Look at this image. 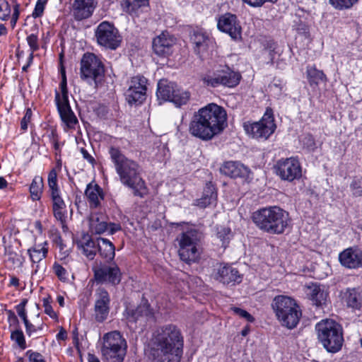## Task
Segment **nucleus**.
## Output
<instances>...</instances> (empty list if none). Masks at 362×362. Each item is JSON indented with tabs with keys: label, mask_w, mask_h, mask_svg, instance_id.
Listing matches in <instances>:
<instances>
[{
	"label": "nucleus",
	"mask_w": 362,
	"mask_h": 362,
	"mask_svg": "<svg viewBox=\"0 0 362 362\" xmlns=\"http://www.w3.org/2000/svg\"><path fill=\"white\" fill-rule=\"evenodd\" d=\"M350 187L354 197H362V181L361 180H354Z\"/></svg>",
	"instance_id": "obj_49"
},
{
	"label": "nucleus",
	"mask_w": 362,
	"mask_h": 362,
	"mask_svg": "<svg viewBox=\"0 0 362 362\" xmlns=\"http://www.w3.org/2000/svg\"><path fill=\"white\" fill-rule=\"evenodd\" d=\"M343 298L347 307L353 310H361L362 293L356 288L346 289Z\"/></svg>",
	"instance_id": "obj_30"
},
{
	"label": "nucleus",
	"mask_w": 362,
	"mask_h": 362,
	"mask_svg": "<svg viewBox=\"0 0 362 362\" xmlns=\"http://www.w3.org/2000/svg\"><path fill=\"white\" fill-rule=\"evenodd\" d=\"M11 339L22 350L26 349V342L23 332L21 329H16L11 332Z\"/></svg>",
	"instance_id": "obj_42"
},
{
	"label": "nucleus",
	"mask_w": 362,
	"mask_h": 362,
	"mask_svg": "<svg viewBox=\"0 0 362 362\" xmlns=\"http://www.w3.org/2000/svg\"><path fill=\"white\" fill-rule=\"evenodd\" d=\"M8 260L14 266L21 267L23 264V258L16 253L11 252L8 254Z\"/></svg>",
	"instance_id": "obj_55"
},
{
	"label": "nucleus",
	"mask_w": 362,
	"mask_h": 362,
	"mask_svg": "<svg viewBox=\"0 0 362 362\" xmlns=\"http://www.w3.org/2000/svg\"><path fill=\"white\" fill-rule=\"evenodd\" d=\"M147 80L142 76L132 78L125 95L129 104L142 103L146 99Z\"/></svg>",
	"instance_id": "obj_17"
},
{
	"label": "nucleus",
	"mask_w": 362,
	"mask_h": 362,
	"mask_svg": "<svg viewBox=\"0 0 362 362\" xmlns=\"http://www.w3.org/2000/svg\"><path fill=\"white\" fill-rule=\"evenodd\" d=\"M148 5L149 0H122L121 1L122 11L131 16H138Z\"/></svg>",
	"instance_id": "obj_27"
},
{
	"label": "nucleus",
	"mask_w": 362,
	"mask_h": 362,
	"mask_svg": "<svg viewBox=\"0 0 362 362\" xmlns=\"http://www.w3.org/2000/svg\"><path fill=\"white\" fill-rule=\"evenodd\" d=\"M48 253V243L44 241L41 243H35L28 250V254L33 263V272L37 273L40 269L42 261Z\"/></svg>",
	"instance_id": "obj_23"
},
{
	"label": "nucleus",
	"mask_w": 362,
	"mask_h": 362,
	"mask_svg": "<svg viewBox=\"0 0 362 362\" xmlns=\"http://www.w3.org/2000/svg\"><path fill=\"white\" fill-rule=\"evenodd\" d=\"M96 300L95 303V319L103 322L107 319L110 310V296L106 290L100 288L96 291Z\"/></svg>",
	"instance_id": "obj_20"
},
{
	"label": "nucleus",
	"mask_w": 362,
	"mask_h": 362,
	"mask_svg": "<svg viewBox=\"0 0 362 362\" xmlns=\"http://www.w3.org/2000/svg\"><path fill=\"white\" fill-rule=\"evenodd\" d=\"M322 288L317 284L311 283L305 286L304 291L310 300Z\"/></svg>",
	"instance_id": "obj_47"
},
{
	"label": "nucleus",
	"mask_w": 362,
	"mask_h": 362,
	"mask_svg": "<svg viewBox=\"0 0 362 362\" xmlns=\"http://www.w3.org/2000/svg\"><path fill=\"white\" fill-rule=\"evenodd\" d=\"M327 296V293L323 289H321L320 291L317 292L310 300H312L315 305L318 306L325 303Z\"/></svg>",
	"instance_id": "obj_46"
},
{
	"label": "nucleus",
	"mask_w": 362,
	"mask_h": 362,
	"mask_svg": "<svg viewBox=\"0 0 362 362\" xmlns=\"http://www.w3.org/2000/svg\"><path fill=\"white\" fill-rule=\"evenodd\" d=\"M227 125L225 109L210 103L194 112L189 126V133L203 141H209L219 134Z\"/></svg>",
	"instance_id": "obj_2"
},
{
	"label": "nucleus",
	"mask_w": 362,
	"mask_h": 362,
	"mask_svg": "<svg viewBox=\"0 0 362 362\" xmlns=\"http://www.w3.org/2000/svg\"><path fill=\"white\" fill-rule=\"evenodd\" d=\"M88 362H100V360L94 355H89L88 358Z\"/></svg>",
	"instance_id": "obj_64"
},
{
	"label": "nucleus",
	"mask_w": 362,
	"mask_h": 362,
	"mask_svg": "<svg viewBox=\"0 0 362 362\" xmlns=\"http://www.w3.org/2000/svg\"><path fill=\"white\" fill-rule=\"evenodd\" d=\"M109 154L121 183L132 189L135 196L144 197L147 194V188L141 176V168L139 164L126 157L115 147L110 148Z\"/></svg>",
	"instance_id": "obj_3"
},
{
	"label": "nucleus",
	"mask_w": 362,
	"mask_h": 362,
	"mask_svg": "<svg viewBox=\"0 0 362 362\" xmlns=\"http://www.w3.org/2000/svg\"><path fill=\"white\" fill-rule=\"evenodd\" d=\"M177 240L180 247L178 252L180 259L187 263L195 262L200 255V233L197 229L190 228L182 232Z\"/></svg>",
	"instance_id": "obj_9"
},
{
	"label": "nucleus",
	"mask_w": 362,
	"mask_h": 362,
	"mask_svg": "<svg viewBox=\"0 0 362 362\" xmlns=\"http://www.w3.org/2000/svg\"><path fill=\"white\" fill-rule=\"evenodd\" d=\"M10 283L14 286H18L19 285V280L16 277H12L10 280Z\"/></svg>",
	"instance_id": "obj_63"
},
{
	"label": "nucleus",
	"mask_w": 362,
	"mask_h": 362,
	"mask_svg": "<svg viewBox=\"0 0 362 362\" xmlns=\"http://www.w3.org/2000/svg\"><path fill=\"white\" fill-rule=\"evenodd\" d=\"M251 218L257 228L272 235L283 234L291 224L289 213L277 206L262 207Z\"/></svg>",
	"instance_id": "obj_4"
},
{
	"label": "nucleus",
	"mask_w": 362,
	"mask_h": 362,
	"mask_svg": "<svg viewBox=\"0 0 362 362\" xmlns=\"http://www.w3.org/2000/svg\"><path fill=\"white\" fill-rule=\"evenodd\" d=\"M85 196L87 198L90 208H98L100 206L104 199V194L102 188L97 184L89 183L85 191Z\"/></svg>",
	"instance_id": "obj_26"
},
{
	"label": "nucleus",
	"mask_w": 362,
	"mask_h": 362,
	"mask_svg": "<svg viewBox=\"0 0 362 362\" xmlns=\"http://www.w3.org/2000/svg\"><path fill=\"white\" fill-rule=\"evenodd\" d=\"M231 231L229 228L225 226L217 227L216 237L220 240L223 247H226L231 238Z\"/></svg>",
	"instance_id": "obj_39"
},
{
	"label": "nucleus",
	"mask_w": 362,
	"mask_h": 362,
	"mask_svg": "<svg viewBox=\"0 0 362 362\" xmlns=\"http://www.w3.org/2000/svg\"><path fill=\"white\" fill-rule=\"evenodd\" d=\"M277 174L284 180H298L302 176V168L297 158L291 157L279 160L276 164Z\"/></svg>",
	"instance_id": "obj_14"
},
{
	"label": "nucleus",
	"mask_w": 362,
	"mask_h": 362,
	"mask_svg": "<svg viewBox=\"0 0 362 362\" xmlns=\"http://www.w3.org/2000/svg\"><path fill=\"white\" fill-rule=\"evenodd\" d=\"M61 93L55 90L54 101L62 122L69 129H74L78 119L69 105L66 78L63 75L60 83Z\"/></svg>",
	"instance_id": "obj_11"
},
{
	"label": "nucleus",
	"mask_w": 362,
	"mask_h": 362,
	"mask_svg": "<svg viewBox=\"0 0 362 362\" xmlns=\"http://www.w3.org/2000/svg\"><path fill=\"white\" fill-rule=\"evenodd\" d=\"M127 349V341L119 332L112 331L104 334L101 353L106 361L122 362Z\"/></svg>",
	"instance_id": "obj_8"
},
{
	"label": "nucleus",
	"mask_w": 362,
	"mask_h": 362,
	"mask_svg": "<svg viewBox=\"0 0 362 362\" xmlns=\"http://www.w3.org/2000/svg\"><path fill=\"white\" fill-rule=\"evenodd\" d=\"M48 185L52 201V211L54 217L63 223L66 218V204L61 197L60 191L57 185V174L52 169L48 175Z\"/></svg>",
	"instance_id": "obj_13"
},
{
	"label": "nucleus",
	"mask_w": 362,
	"mask_h": 362,
	"mask_svg": "<svg viewBox=\"0 0 362 362\" xmlns=\"http://www.w3.org/2000/svg\"><path fill=\"white\" fill-rule=\"evenodd\" d=\"M43 188L42 178L40 176H35L30 186V197L33 201L40 199Z\"/></svg>",
	"instance_id": "obj_36"
},
{
	"label": "nucleus",
	"mask_w": 362,
	"mask_h": 362,
	"mask_svg": "<svg viewBox=\"0 0 362 362\" xmlns=\"http://www.w3.org/2000/svg\"><path fill=\"white\" fill-rule=\"evenodd\" d=\"M34 226H35V229L38 231L39 233H40V234L42 233V231H43L42 226L40 221H35Z\"/></svg>",
	"instance_id": "obj_60"
},
{
	"label": "nucleus",
	"mask_w": 362,
	"mask_h": 362,
	"mask_svg": "<svg viewBox=\"0 0 362 362\" xmlns=\"http://www.w3.org/2000/svg\"><path fill=\"white\" fill-rule=\"evenodd\" d=\"M211 275L214 279L226 285L239 284L243 280V276L238 269L227 263H217Z\"/></svg>",
	"instance_id": "obj_16"
},
{
	"label": "nucleus",
	"mask_w": 362,
	"mask_h": 362,
	"mask_svg": "<svg viewBox=\"0 0 362 362\" xmlns=\"http://www.w3.org/2000/svg\"><path fill=\"white\" fill-rule=\"evenodd\" d=\"M307 77L310 86L318 85L320 83L325 82L327 77L324 72L317 69L315 66H308L306 70Z\"/></svg>",
	"instance_id": "obj_35"
},
{
	"label": "nucleus",
	"mask_w": 362,
	"mask_h": 362,
	"mask_svg": "<svg viewBox=\"0 0 362 362\" xmlns=\"http://www.w3.org/2000/svg\"><path fill=\"white\" fill-rule=\"evenodd\" d=\"M122 273L117 265L103 266L95 270V278L98 281H107L113 285L121 281Z\"/></svg>",
	"instance_id": "obj_21"
},
{
	"label": "nucleus",
	"mask_w": 362,
	"mask_h": 362,
	"mask_svg": "<svg viewBox=\"0 0 362 362\" xmlns=\"http://www.w3.org/2000/svg\"><path fill=\"white\" fill-rule=\"evenodd\" d=\"M190 98V93L188 91L180 89L176 87L170 102L173 103L177 107L185 105Z\"/></svg>",
	"instance_id": "obj_37"
},
{
	"label": "nucleus",
	"mask_w": 362,
	"mask_h": 362,
	"mask_svg": "<svg viewBox=\"0 0 362 362\" xmlns=\"http://www.w3.org/2000/svg\"><path fill=\"white\" fill-rule=\"evenodd\" d=\"M339 259L346 268H358L362 266V251L357 248H347L339 254Z\"/></svg>",
	"instance_id": "obj_22"
},
{
	"label": "nucleus",
	"mask_w": 362,
	"mask_h": 362,
	"mask_svg": "<svg viewBox=\"0 0 362 362\" xmlns=\"http://www.w3.org/2000/svg\"><path fill=\"white\" fill-rule=\"evenodd\" d=\"M317 339L329 352L339 351L343 344V331L341 325L331 319L322 320L315 325Z\"/></svg>",
	"instance_id": "obj_5"
},
{
	"label": "nucleus",
	"mask_w": 362,
	"mask_h": 362,
	"mask_svg": "<svg viewBox=\"0 0 362 362\" xmlns=\"http://www.w3.org/2000/svg\"><path fill=\"white\" fill-rule=\"evenodd\" d=\"M95 0H74L72 13L75 19L81 21L89 18L95 8Z\"/></svg>",
	"instance_id": "obj_24"
},
{
	"label": "nucleus",
	"mask_w": 362,
	"mask_h": 362,
	"mask_svg": "<svg viewBox=\"0 0 362 362\" xmlns=\"http://www.w3.org/2000/svg\"><path fill=\"white\" fill-rule=\"evenodd\" d=\"M152 317V312L148 304L144 303L139 305L135 310L129 312L128 319L129 321L136 322L143 318Z\"/></svg>",
	"instance_id": "obj_34"
},
{
	"label": "nucleus",
	"mask_w": 362,
	"mask_h": 362,
	"mask_svg": "<svg viewBox=\"0 0 362 362\" xmlns=\"http://www.w3.org/2000/svg\"><path fill=\"white\" fill-rule=\"evenodd\" d=\"M13 12L11 16L10 24L12 28H14L20 16L21 6L16 1H13Z\"/></svg>",
	"instance_id": "obj_51"
},
{
	"label": "nucleus",
	"mask_w": 362,
	"mask_h": 362,
	"mask_svg": "<svg viewBox=\"0 0 362 362\" xmlns=\"http://www.w3.org/2000/svg\"><path fill=\"white\" fill-rule=\"evenodd\" d=\"M202 80L204 85L210 87H217L221 86L220 81V74L219 70H217L214 72H209L204 74Z\"/></svg>",
	"instance_id": "obj_38"
},
{
	"label": "nucleus",
	"mask_w": 362,
	"mask_h": 362,
	"mask_svg": "<svg viewBox=\"0 0 362 362\" xmlns=\"http://www.w3.org/2000/svg\"><path fill=\"white\" fill-rule=\"evenodd\" d=\"M11 15V7L6 0H0V19L6 21Z\"/></svg>",
	"instance_id": "obj_44"
},
{
	"label": "nucleus",
	"mask_w": 362,
	"mask_h": 362,
	"mask_svg": "<svg viewBox=\"0 0 362 362\" xmlns=\"http://www.w3.org/2000/svg\"><path fill=\"white\" fill-rule=\"evenodd\" d=\"M90 230L93 234L107 233L113 235L122 228L119 223L108 222V217L102 213H93L89 218Z\"/></svg>",
	"instance_id": "obj_15"
},
{
	"label": "nucleus",
	"mask_w": 362,
	"mask_h": 362,
	"mask_svg": "<svg viewBox=\"0 0 362 362\" xmlns=\"http://www.w3.org/2000/svg\"><path fill=\"white\" fill-rule=\"evenodd\" d=\"M26 356L28 357L30 362H45L43 356L40 353L28 350L26 352Z\"/></svg>",
	"instance_id": "obj_53"
},
{
	"label": "nucleus",
	"mask_w": 362,
	"mask_h": 362,
	"mask_svg": "<svg viewBox=\"0 0 362 362\" xmlns=\"http://www.w3.org/2000/svg\"><path fill=\"white\" fill-rule=\"evenodd\" d=\"M176 87L177 85L174 83L160 81L156 92L158 98L165 101H170Z\"/></svg>",
	"instance_id": "obj_33"
},
{
	"label": "nucleus",
	"mask_w": 362,
	"mask_h": 362,
	"mask_svg": "<svg viewBox=\"0 0 362 362\" xmlns=\"http://www.w3.org/2000/svg\"><path fill=\"white\" fill-rule=\"evenodd\" d=\"M217 27L219 30L228 34L234 40L242 38V28L235 15L227 13L218 18Z\"/></svg>",
	"instance_id": "obj_18"
},
{
	"label": "nucleus",
	"mask_w": 362,
	"mask_h": 362,
	"mask_svg": "<svg viewBox=\"0 0 362 362\" xmlns=\"http://www.w3.org/2000/svg\"><path fill=\"white\" fill-rule=\"evenodd\" d=\"M43 307L45 313L49 315L51 318L55 319L57 318V314L54 311L52 306L51 305V302L49 298L43 299Z\"/></svg>",
	"instance_id": "obj_52"
},
{
	"label": "nucleus",
	"mask_w": 362,
	"mask_h": 362,
	"mask_svg": "<svg viewBox=\"0 0 362 362\" xmlns=\"http://www.w3.org/2000/svg\"><path fill=\"white\" fill-rule=\"evenodd\" d=\"M57 339L64 340L66 338V332L64 330H61L57 334Z\"/></svg>",
	"instance_id": "obj_61"
},
{
	"label": "nucleus",
	"mask_w": 362,
	"mask_h": 362,
	"mask_svg": "<svg viewBox=\"0 0 362 362\" xmlns=\"http://www.w3.org/2000/svg\"><path fill=\"white\" fill-rule=\"evenodd\" d=\"M16 310L19 317L23 320V322L28 320L26 310L25 308L22 306H16Z\"/></svg>",
	"instance_id": "obj_59"
},
{
	"label": "nucleus",
	"mask_w": 362,
	"mask_h": 362,
	"mask_svg": "<svg viewBox=\"0 0 362 362\" xmlns=\"http://www.w3.org/2000/svg\"><path fill=\"white\" fill-rule=\"evenodd\" d=\"M52 269L54 274L62 281H66L69 277V273L65 268L57 262H54L52 266Z\"/></svg>",
	"instance_id": "obj_43"
},
{
	"label": "nucleus",
	"mask_w": 362,
	"mask_h": 362,
	"mask_svg": "<svg viewBox=\"0 0 362 362\" xmlns=\"http://www.w3.org/2000/svg\"><path fill=\"white\" fill-rule=\"evenodd\" d=\"M77 245L89 259H93L98 251L97 241H94L88 235H83Z\"/></svg>",
	"instance_id": "obj_28"
},
{
	"label": "nucleus",
	"mask_w": 362,
	"mask_h": 362,
	"mask_svg": "<svg viewBox=\"0 0 362 362\" xmlns=\"http://www.w3.org/2000/svg\"><path fill=\"white\" fill-rule=\"evenodd\" d=\"M223 174L230 177H246L250 173L247 167L236 161H227L221 168Z\"/></svg>",
	"instance_id": "obj_25"
},
{
	"label": "nucleus",
	"mask_w": 362,
	"mask_h": 362,
	"mask_svg": "<svg viewBox=\"0 0 362 362\" xmlns=\"http://www.w3.org/2000/svg\"><path fill=\"white\" fill-rule=\"evenodd\" d=\"M98 251L106 262L112 260L115 255V248L112 242L103 238L97 239Z\"/></svg>",
	"instance_id": "obj_31"
},
{
	"label": "nucleus",
	"mask_w": 362,
	"mask_h": 362,
	"mask_svg": "<svg viewBox=\"0 0 362 362\" xmlns=\"http://www.w3.org/2000/svg\"><path fill=\"white\" fill-rule=\"evenodd\" d=\"M32 117V110L30 108L26 110L24 117L21 122V128L22 130L25 131L28 129V123L30 122Z\"/></svg>",
	"instance_id": "obj_54"
},
{
	"label": "nucleus",
	"mask_w": 362,
	"mask_h": 362,
	"mask_svg": "<svg viewBox=\"0 0 362 362\" xmlns=\"http://www.w3.org/2000/svg\"><path fill=\"white\" fill-rule=\"evenodd\" d=\"M184 341L180 330L174 325L158 328L153 333L147 357L149 362H180Z\"/></svg>",
	"instance_id": "obj_1"
},
{
	"label": "nucleus",
	"mask_w": 362,
	"mask_h": 362,
	"mask_svg": "<svg viewBox=\"0 0 362 362\" xmlns=\"http://www.w3.org/2000/svg\"><path fill=\"white\" fill-rule=\"evenodd\" d=\"M81 153L83 158L86 160L90 164L93 165L95 163L94 158L83 148H81Z\"/></svg>",
	"instance_id": "obj_58"
},
{
	"label": "nucleus",
	"mask_w": 362,
	"mask_h": 362,
	"mask_svg": "<svg viewBox=\"0 0 362 362\" xmlns=\"http://www.w3.org/2000/svg\"><path fill=\"white\" fill-rule=\"evenodd\" d=\"M219 74L221 86L233 88L240 83L241 75L228 66L220 69Z\"/></svg>",
	"instance_id": "obj_29"
},
{
	"label": "nucleus",
	"mask_w": 362,
	"mask_h": 362,
	"mask_svg": "<svg viewBox=\"0 0 362 362\" xmlns=\"http://www.w3.org/2000/svg\"><path fill=\"white\" fill-rule=\"evenodd\" d=\"M175 39L167 32H163L153 39V49L155 54L160 57H168L173 52Z\"/></svg>",
	"instance_id": "obj_19"
},
{
	"label": "nucleus",
	"mask_w": 362,
	"mask_h": 362,
	"mask_svg": "<svg viewBox=\"0 0 362 362\" xmlns=\"http://www.w3.org/2000/svg\"><path fill=\"white\" fill-rule=\"evenodd\" d=\"M48 0H37L33 11L32 16L34 18H40L43 15L44 10Z\"/></svg>",
	"instance_id": "obj_45"
},
{
	"label": "nucleus",
	"mask_w": 362,
	"mask_h": 362,
	"mask_svg": "<svg viewBox=\"0 0 362 362\" xmlns=\"http://www.w3.org/2000/svg\"><path fill=\"white\" fill-rule=\"evenodd\" d=\"M23 322L25 325L26 334L29 337L36 333L37 331L42 329V323L35 325L32 324L28 320Z\"/></svg>",
	"instance_id": "obj_48"
},
{
	"label": "nucleus",
	"mask_w": 362,
	"mask_h": 362,
	"mask_svg": "<svg viewBox=\"0 0 362 362\" xmlns=\"http://www.w3.org/2000/svg\"><path fill=\"white\" fill-rule=\"evenodd\" d=\"M27 42L30 48V51L34 52L39 49L38 37L35 34L29 35L26 38Z\"/></svg>",
	"instance_id": "obj_50"
},
{
	"label": "nucleus",
	"mask_w": 362,
	"mask_h": 362,
	"mask_svg": "<svg viewBox=\"0 0 362 362\" xmlns=\"http://www.w3.org/2000/svg\"><path fill=\"white\" fill-rule=\"evenodd\" d=\"M329 4L337 10L351 8L358 0H329Z\"/></svg>",
	"instance_id": "obj_41"
},
{
	"label": "nucleus",
	"mask_w": 362,
	"mask_h": 362,
	"mask_svg": "<svg viewBox=\"0 0 362 362\" xmlns=\"http://www.w3.org/2000/svg\"><path fill=\"white\" fill-rule=\"evenodd\" d=\"M7 185V181L3 177H0V189L6 187Z\"/></svg>",
	"instance_id": "obj_62"
},
{
	"label": "nucleus",
	"mask_w": 362,
	"mask_h": 362,
	"mask_svg": "<svg viewBox=\"0 0 362 362\" xmlns=\"http://www.w3.org/2000/svg\"><path fill=\"white\" fill-rule=\"evenodd\" d=\"M232 310L236 315H239L241 317L246 319L248 322H253L254 317L246 310H243L239 308H232Z\"/></svg>",
	"instance_id": "obj_56"
},
{
	"label": "nucleus",
	"mask_w": 362,
	"mask_h": 362,
	"mask_svg": "<svg viewBox=\"0 0 362 362\" xmlns=\"http://www.w3.org/2000/svg\"><path fill=\"white\" fill-rule=\"evenodd\" d=\"M80 76L96 88L103 81L105 66L101 59L93 53L83 54L80 63Z\"/></svg>",
	"instance_id": "obj_7"
},
{
	"label": "nucleus",
	"mask_w": 362,
	"mask_h": 362,
	"mask_svg": "<svg viewBox=\"0 0 362 362\" xmlns=\"http://www.w3.org/2000/svg\"><path fill=\"white\" fill-rule=\"evenodd\" d=\"M192 42L195 45L196 50L198 52L204 50L206 47V42L208 37L206 35L202 33H194L191 37Z\"/></svg>",
	"instance_id": "obj_40"
},
{
	"label": "nucleus",
	"mask_w": 362,
	"mask_h": 362,
	"mask_svg": "<svg viewBox=\"0 0 362 362\" xmlns=\"http://www.w3.org/2000/svg\"><path fill=\"white\" fill-rule=\"evenodd\" d=\"M95 37L100 45L110 49H117L122 42L118 30L107 21H103L98 25Z\"/></svg>",
	"instance_id": "obj_12"
},
{
	"label": "nucleus",
	"mask_w": 362,
	"mask_h": 362,
	"mask_svg": "<svg viewBox=\"0 0 362 362\" xmlns=\"http://www.w3.org/2000/svg\"><path fill=\"white\" fill-rule=\"evenodd\" d=\"M243 1L253 7H260L267 2L275 3L277 0H243Z\"/></svg>",
	"instance_id": "obj_57"
},
{
	"label": "nucleus",
	"mask_w": 362,
	"mask_h": 362,
	"mask_svg": "<svg viewBox=\"0 0 362 362\" xmlns=\"http://www.w3.org/2000/svg\"><path fill=\"white\" fill-rule=\"evenodd\" d=\"M217 194L214 186L211 183H207L204 189L203 195L200 199L196 200L195 204L200 208L215 204L216 202Z\"/></svg>",
	"instance_id": "obj_32"
},
{
	"label": "nucleus",
	"mask_w": 362,
	"mask_h": 362,
	"mask_svg": "<svg viewBox=\"0 0 362 362\" xmlns=\"http://www.w3.org/2000/svg\"><path fill=\"white\" fill-rule=\"evenodd\" d=\"M272 306L281 325L288 329L296 327L301 311L293 299L286 296H278L274 298Z\"/></svg>",
	"instance_id": "obj_6"
},
{
	"label": "nucleus",
	"mask_w": 362,
	"mask_h": 362,
	"mask_svg": "<svg viewBox=\"0 0 362 362\" xmlns=\"http://www.w3.org/2000/svg\"><path fill=\"white\" fill-rule=\"evenodd\" d=\"M243 127L246 134L250 137L255 139L267 140L276 128L272 110L267 108L259 121L245 122Z\"/></svg>",
	"instance_id": "obj_10"
}]
</instances>
